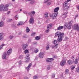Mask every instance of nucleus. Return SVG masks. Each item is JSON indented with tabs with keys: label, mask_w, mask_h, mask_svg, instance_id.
Instances as JSON below:
<instances>
[{
	"label": "nucleus",
	"mask_w": 79,
	"mask_h": 79,
	"mask_svg": "<svg viewBox=\"0 0 79 79\" xmlns=\"http://www.w3.org/2000/svg\"><path fill=\"white\" fill-rule=\"evenodd\" d=\"M57 40L59 42H61L63 40L62 38L64 37V34L63 33H61L60 32H57L55 34V37H58Z\"/></svg>",
	"instance_id": "obj_1"
},
{
	"label": "nucleus",
	"mask_w": 79,
	"mask_h": 79,
	"mask_svg": "<svg viewBox=\"0 0 79 79\" xmlns=\"http://www.w3.org/2000/svg\"><path fill=\"white\" fill-rule=\"evenodd\" d=\"M9 6L8 4H6L5 6L3 5H0V11H8V7Z\"/></svg>",
	"instance_id": "obj_2"
},
{
	"label": "nucleus",
	"mask_w": 79,
	"mask_h": 79,
	"mask_svg": "<svg viewBox=\"0 0 79 79\" xmlns=\"http://www.w3.org/2000/svg\"><path fill=\"white\" fill-rule=\"evenodd\" d=\"M64 9L66 11H68L69 9V7L68 6V2H65L63 4Z\"/></svg>",
	"instance_id": "obj_3"
},
{
	"label": "nucleus",
	"mask_w": 79,
	"mask_h": 79,
	"mask_svg": "<svg viewBox=\"0 0 79 79\" xmlns=\"http://www.w3.org/2000/svg\"><path fill=\"white\" fill-rule=\"evenodd\" d=\"M66 60L65 59H63L60 62V65L61 66H64L66 64Z\"/></svg>",
	"instance_id": "obj_4"
},
{
	"label": "nucleus",
	"mask_w": 79,
	"mask_h": 79,
	"mask_svg": "<svg viewBox=\"0 0 79 79\" xmlns=\"http://www.w3.org/2000/svg\"><path fill=\"white\" fill-rule=\"evenodd\" d=\"M57 15L56 13L54 12L52 14V16L51 15H50V17L52 18V19H55L56 18Z\"/></svg>",
	"instance_id": "obj_5"
},
{
	"label": "nucleus",
	"mask_w": 79,
	"mask_h": 79,
	"mask_svg": "<svg viewBox=\"0 0 79 79\" xmlns=\"http://www.w3.org/2000/svg\"><path fill=\"white\" fill-rule=\"evenodd\" d=\"M29 22L30 24H34V18L31 17L30 19Z\"/></svg>",
	"instance_id": "obj_6"
},
{
	"label": "nucleus",
	"mask_w": 79,
	"mask_h": 79,
	"mask_svg": "<svg viewBox=\"0 0 79 79\" xmlns=\"http://www.w3.org/2000/svg\"><path fill=\"white\" fill-rule=\"evenodd\" d=\"M72 23H73V22L71 21L68 23L67 26L68 29H71V26H72Z\"/></svg>",
	"instance_id": "obj_7"
},
{
	"label": "nucleus",
	"mask_w": 79,
	"mask_h": 79,
	"mask_svg": "<svg viewBox=\"0 0 79 79\" xmlns=\"http://www.w3.org/2000/svg\"><path fill=\"white\" fill-rule=\"evenodd\" d=\"M12 53V49L10 48L7 51V55H9Z\"/></svg>",
	"instance_id": "obj_8"
},
{
	"label": "nucleus",
	"mask_w": 79,
	"mask_h": 79,
	"mask_svg": "<svg viewBox=\"0 0 79 79\" xmlns=\"http://www.w3.org/2000/svg\"><path fill=\"white\" fill-rule=\"evenodd\" d=\"M31 66H32V64L31 63L29 64L28 67H25L26 69L28 71H29V69Z\"/></svg>",
	"instance_id": "obj_9"
},
{
	"label": "nucleus",
	"mask_w": 79,
	"mask_h": 79,
	"mask_svg": "<svg viewBox=\"0 0 79 79\" xmlns=\"http://www.w3.org/2000/svg\"><path fill=\"white\" fill-rule=\"evenodd\" d=\"M53 26V24L52 23H50L48 25L47 27L48 29H51V28Z\"/></svg>",
	"instance_id": "obj_10"
},
{
	"label": "nucleus",
	"mask_w": 79,
	"mask_h": 79,
	"mask_svg": "<svg viewBox=\"0 0 79 79\" xmlns=\"http://www.w3.org/2000/svg\"><path fill=\"white\" fill-rule=\"evenodd\" d=\"M44 53L42 52H41L39 54V56L40 58H43V57H44Z\"/></svg>",
	"instance_id": "obj_11"
},
{
	"label": "nucleus",
	"mask_w": 79,
	"mask_h": 79,
	"mask_svg": "<svg viewBox=\"0 0 79 79\" xmlns=\"http://www.w3.org/2000/svg\"><path fill=\"white\" fill-rule=\"evenodd\" d=\"M6 55H7L6 54V52H4L2 56V58L3 59L5 60V59L6 58Z\"/></svg>",
	"instance_id": "obj_12"
},
{
	"label": "nucleus",
	"mask_w": 79,
	"mask_h": 79,
	"mask_svg": "<svg viewBox=\"0 0 79 79\" xmlns=\"http://www.w3.org/2000/svg\"><path fill=\"white\" fill-rule=\"evenodd\" d=\"M73 29H77L78 27V25L77 24H74L73 26Z\"/></svg>",
	"instance_id": "obj_13"
},
{
	"label": "nucleus",
	"mask_w": 79,
	"mask_h": 79,
	"mask_svg": "<svg viewBox=\"0 0 79 79\" xmlns=\"http://www.w3.org/2000/svg\"><path fill=\"white\" fill-rule=\"evenodd\" d=\"M3 39V33H0V40H2Z\"/></svg>",
	"instance_id": "obj_14"
},
{
	"label": "nucleus",
	"mask_w": 79,
	"mask_h": 79,
	"mask_svg": "<svg viewBox=\"0 0 79 79\" xmlns=\"http://www.w3.org/2000/svg\"><path fill=\"white\" fill-rule=\"evenodd\" d=\"M46 61L47 62H51V61H53V58H48L46 59Z\"/></svg>",
	"instance_id": "obj_15"
},
{
	"label": "nucleus",
	"mask_w": 79,
	"mask_h": 79,
	"mask_svg": "<svg viewBox=\"0 0 79 79\" xmlns=\"http://www.w3.org/2000/svg\"><path fill=\"white\" fill-rule=\"evenodd\" d=\"M59 9L60 8L58 7L55 8L54 10V12L56 13V12H58V10H59Z\"/></svg>",
	"instance_id": "obj_16"
},
{
	"label": "nucleus",
	"mask_w": 79,
	"mask_h": 79,
	"mask_svg": "<svg viewBox=\"0 0 79 79\" xmlns=\"http://www.w3.org/2000/svg\"><path fill=\"white\" fill-rule=\"evenodd\" d=\"M28 47V45L27 44H25L23 46V50H25L26 49V48Z\"/></svg>",
	"instance_id": "obj_17"
},
{
	"label": "nucleus",
	"mask_w": 79,
	"mask_h": 79,
	"mask_svg": "<svg viewBox=\"0 0 79 79\" xmlns=\"http://www.w3.org/2000/svg\"><path fill=\"white\" fill-rule=\"evenodd\" d=\"M67 63L68 64H69V65H71V64H72V61L71 60H70L68 61Z\"/></svg>",
	"instance_id": "obj_18"
},
{
	"label": "nucleus",
	"mask_w": 79,
	"mask_h": 79,
	"mask_svg": "<svg viewBox=\"0 0 79 79\" xmlns=\"http://www.w3.org/2000/svg\"><path fill=\"white\" fill-rule=\"evenodd\" d=\"M4 25V23L3 22H0V27H3Z\"/></svg>",
	"instance_id": "obj_19"
},
{
	"label": "nucleus",
	"mask_w": 79,
	"mask_h": 79,
	"mask_svg": "<svg viewBox=\"0 0 79 79\" xmlns=\"http://www.w3.org/2000/svg\"><path fill=\"white\" fill-rule=\"evenodd\" d=\"M22 24H23V23L21 22H20L18 23L17 26H21V25H22Z\"/></svg>",
	"instance_id": "obj_20"
},
{
	"label": "nucleus",
	"mask_w": 79,
	"mask_h": 79,
	"mask_svg": "<svg viewBox=\"0 0 79 79\" xmlns=\"http://www.w3.org/2000/svg\"><path fill=\"white\" fill-rule=\"evenodd\" d=\"M31 4H33V3H35V1L34 0H26V2H28V1H31Z\"/></svg>",
	"instance_id": "obj_21"
},
{
	"label": "nucleus",
	"mask_w": 79,
	"mask_h": 79,
	"mask_svg": "<svg viewBox=\"0 0 79 79\" xmlns=\"http://www.w3.org/2000/svg\"><path fill=\"white\" fill-rule=\"evenodd\" d=\"M40 39V37L39 36H37L35 37V40H39Z\"/></svg>",
	"instance_id": "obj_22"
},
{
	"label": "nucleus",
	"mask_w": 79,
	"mask_h": 79,
	"mask_svg": "<svg viewBox=\"0 0 79 79\" xmlns=\"http://www.w3.org/2000/svg\"><path fill=\"white\" fill-rule=\"evenodd\" d=\"M58 47V44H56L54 46H52V48H57Z\"/></svg>",
	"instance_id": "obj_23"
},
{
	"label": "nucleus",
	"mask_w": 79,
	"mask_h": 79,
	"mask_svg": "<svg viewBox=\"0 0 79 79\" xmlns=\"http://www.w3.org/2000/svg\"><path fill=\"white\" fill-rule=\"evenodd\" d=\"M65 74H69V70L66 69L65 72Z\"/></svg>",
	"instance_id": "obj_24"
},
{
	"label": "nucleus",
	"mask_w": 79,
	"mask_h": 79,
	"mask_svg": "<svg viewBox=\"0 0 79 79\" xmlns=\"http://www.w3.org/2000/svg\"><path fill=\"white\" fill-rule=\"evenodd\" d=\"M67 14H68V13L65 12L63 14V15L64 16V18H66V17L67 16Z\"/></svg>",
	"instance_id": "obj_25"
},
{
	"label": "nucleus",
	"mask_w": 79,
	"mask_h": 79,
	"mask_svg": "<svg viewBox=\"0 0 79 79\" xmlns=\"http://www.w3.org/2000/svg\"><path fill=\"white\" fill-rule=\"evenodd\" d=\"M75 64H77L78 63V59L77 58H76L74 61Z\"/></svg>",
	"instance_id": "obj_26"
},
{
	"label": "nucleus",
	"mask_w": 79,
	"mask_h": 79,
	"mask_svg": "<svg viewBox=\"0 0 79 79\" xmlns=\"http://www.w3.org/2000/svg\"><path fill=\"white\" fill-rule=\"evenodd\" d=\"M26 31L27 33H28V32H29V31H30V29L28 27H27Z\"/></svg>",
	"instance_id": "obj_27"
},
{
	"label": "nucleus",
	"mask_w": 79,
	"mask_h": 79,
	"mask_svg": "<svg viewBox=\"0 0 79 79\" xmlns=\"http://www.w3.org/2000/svg\"><path fill=\"white\" fill-rule=\"evenodd\" d=\"M25 60V62L26 63H27V62H29V61L30 60V59L29 58H27Z\"/></svg>",
	"instance_id": "obj_28"
},
{
	"label": "nucleus",
	"mask_w": 79,
	"mask_h": 79,
	"mask_svg": "<svg viewBox=\"0 0 79 79\" xmlns=\"http://www.w3.org/2000/svg\"><path fill=\"white\" fill-rule=\"evenodd\" d=\"M24 53L25 54H26V53H29V50L26 49L25 51H24Z\"/></svg>",
	"instance_id": "obj_29"
},
{
	"label": "nucleus",
	"mask_w": 79,
	"mask_h": 79,
	"mask_svg": "<svg viewBox=\"0 0 79 79\" xmlns=\"http://www.w3.org/2000/svg\"><path fill=\"white\" fill-rule=\"evenodd\" d=\"M44 16L45 18H48V13H45L44 14Z\"/></svg>",
	"instance_id": "obj_30"
},
{
	"label": "nucleus",
	"mask_w": 79,
	"mask_h": 79,
	"mask_svg": "<svg viewBox=\"0 0 79 79\" xmlns=\"http://www.w3.org/2000/svg\"><path fill=\"white\" fill-rule=\"evenodd\" d=\"M63 26H59L58 29H57V30H60L62 29H63Z\"/></svg>",
	"instance_id": "obj_31"
},
{
	"label": "nucleus",
	"mask_w": 79,
	"mask_h": 79,
	"mask_svg": "<svg viewBox=\"0 0 79 79\" xmlns=\"http://www.w3.org/2000/svg\"><path fill=\"white\" fill-rule=\"evenodd\" d=\"M5 45V44H2V45L0 46V50H2L3 48V47Z\"/></svg>",
	"instance_id": "obj_32"
},
{
	"label": "nucleus",
	"mask_w": 79,
	"mask_h": 79,
	"mask_svg": "<svg viewBox=\"0 0 79 79\" xmlns=\"http://www.w3.org/2000/svg\"><path fill=\"white\" fill-rule=\"evenodd\" d=\"M38 79V76L37 75H35L33 77V79Z\"/></svg>",
	"instance_id": "obj_33"
},
{
	"label": "nucleus",
	"mask_w": 79,
	"mask_h": 79,
	"mask_svg": "<svg viewBox=\"0 0 79 79\" xmlns=\"http://www.w3.org/2000/svg\"><path fill=\"white\" fill-rule=\"evenodd\" d=\"M49 47H50V45L49 44L48 45L46 48V50H48V49H49Z\"/></svg>",
	"instance_id": "obj_34"
},
{
	"label": "nucleus",
	"mask_w": 79,
	"mask_h": 79,
	"mask_svg": "<svg viewBox=\"0 0 79 79\" xmlns=\"http://www.w3.org/2000/svg\"><path fill=\"white\" fill-rule=\"evenodd\" d=\"M76 71L77 73H79V67L77 68L76 69Z\"/></svg>",
	"instance_id": "obj_35"
},
{
	"label": "nucleus",
	"mask_w": 79,
	"mask_h": 79,
	"mask_svg": "<svg viewBox=\"0 0 79 79\" xmlns=\"http://www.w3.org/2000/svg\"><path fill=\"white\" fill-rule=\"evenodd\" d=\"M34 52L35 53H37L39 52V50L37 49H34Z\"/></svg>",
	"instance_id": "obj_36"
},
{
	"label": "nucleus",
	"mask_w": 79,
	"mask_h": 79,
	"mask_svg": "<svg viewBox=\"0 0 79 79\" xmlns=\"http://www.w3.org/2000/svg\"><path fill=\"white\" fill-rule=\"evenodd\" d=\"M66 27H67V24L66 23H65L64 26V28L66 29Z\"/></svg>",
	"instance_id": "obj_37"
},
{
	"label": "nucleus",
	"mask_w": 79,
	"mask_h": 79,
	"mask_svg": "<svg viewBox=\"0 0 79 79\" xmlns=\"http://www.w3.org/2000/svg\"><path fill=\"white\" fill-rule=\"evenodd\" d=\"M49 31H50V29H48V28H47V29L46 30L45 32L46 33H48V32H49Z\"/></svg>",
	"instance_id": "obj_38"
},
{
	"label": "nucleus",
	"mask_w": 79,
	"mask_h": 79,
	"mask_svg": "<svg viewBox=\"0 0 79 79\" xmlns=\"http://www.w3.org/2000/svg\"><path fill=\"white\" fill-rule=\"evenodd\" d=\"M51 3H52L51 2H48L47 3V5H48V6H49V5H51Z\"/></svg>",
	"instance_id": "obj_39"
},
{
	"label": "nucleus",
	"mask_w": 79,
	"mask_h": 79,
	"mask_svg": "<svg viewBox=\"0 0 79 79\" xmlns=\"http://www.w3.org/2000/svg\"><path fill=\"white\" fill-rule=\"evenodd\" d=\"M50 69V66L48 65L47 67V69L48 70H49Z\"/></svg>",
	"instance_id": "obj_40"
},
{
	"label": "nucleus",
	"mask_w": 79,
	"mask_h": 79,
	"mask_svg": "<svg viewBox=\"0 0 79 79\" xmlns=\"http://www.w3.org/2000/svg\"><path fill=\"white\" fill-rule=\"evenodd\" d=\"M75 67H76V66H74L72 67L71 69H72V70H73V69H74V68H75Z\"/></svg>",
	"instance_id": "obj_41"
},
{
	"label": "nucleus",
	"mask_w": 79,
	"mask_h": 79,
	"mask_svg": "<svg viewBox=\"0 0 79 79\" xmlns=\"http://www.w3.org/2000/svg\"><path fill=\"white\" fill-rule=\"evenodd\" d=\"M49 1H50V0H45L44 2V3H47V2H49Z\"/></svg>",
	"instance_id": "obj_42"
},
{
	"label": "nucleus",
	"mask_w": 79,
	"mask_h": 79,
	"mask_svg": "<svg viewBox=\"0 0 79 79\" xmlns=\"http://www.w3.org/2000/svg\"><path fill=\"white\" fill-rule=\"evenodd\" d=\"M31 36H34V35H35V32H33V33H32V34H31Z\"/></svg>",
	"instance_id": "obj_43"
},
{
	"label": "nucleus",
	"mask_w": 79,
	"mask_h": 79,
	"mask_svg": "<svg viewBox=\"0 0 79 79\" xmlns=\"http://www.w3.org/2000/svg\"><path fill=\"white\" fill-rule=\"evenodd\" d=\"M28 15L31 16H32V13L31 12H30L28 13Z\"/></svg>",
	"instance_id": "obj_44"
},
{
	"label": "nucleus",
	"mask_w": 79,
	"mask_h": 79,
	"mask_svg": "<svg viewBox=\"0 0 79 79\" xmlns=\"http://www.w3.org/2000/svg\"><path fill=\"white\" fill-rule=\"evenodd\" d=\"M56 42H57V40H55L54 41L53 43L54 44H56Z\"/></svg>",
	"instance_id": "obj_45"
},
{
	"label": "nucleus",
	"mask_w": 79,
	"mask_h": 79,
	"mask_svg": "<svg viewBox=\"0 0 79 79\" xmlns=\"http://www.w3.org/2000/svg\"><path fill=\"white\" fill-rule=\"evenodd\" d=\"M33 44L34 45H37V43L36 42H34L33 43Z\"/></svg>",
	"instance_id": "obj_46"
},
{
	"label": "nucleus",
	"mask_w": 79,
	"mask_h": 79,
	"mask_svg": "<svg viewBox=\"0 0 79 79\" xmlns=\"http://www.w3.org/2000/svg\"><path fill=\"white\" fill-rule=\"evenodd\" d=\"M23 57V56L22 55H20L19 56V58L20 59L22 58Z\"/></svg>",
	"instance_id": "obj_47"
},
{
	"label": "nucleus",
	"mask_w": 79,
	"mask_h": 79,
	"mask_svg": "<svg viewBox=\"0 0 79 79\" xmlns=\"http://www.w3.org/2000/svg\"><path fill=\"white\" fill-rule=\"evenodd\" d=\"M12 27L14 28H16V25H15L13 24L12 25Z\"/></svg>",
	"instance_id": "obj_48"
},
{
	"label": "nucleus",
	"mask_w": 79,
	"mask_h": 79,
	"mask_svg": "<svg viewBox=\"0 0 79 79\" xmlns=\"http://www.w3.org/2000/svg\"><path fill=\"white\" fill-rule=\"evenodd\" d=\"M31 13L32 15H35V12L34 11H31Z\"/></svg>",
	"instance_id": "obj_49"
},
{
	"label": "nucleus",
	"mask_w": 79,
	"mask_h": 79,
	"mask_svg": "<svg viewBox=\"0 0 79 79\" xmlns=\"http://www.w3.org/2000/svg\"><path fill=\"white\" fill-rule=\"evenodd\" d=\"M23 13H24V14H26V15H27V11H24L23 12Z\"/></svg>",
	"instance_id": "obj_50"
},
{
	"label": "nucleus",
	"mask_w": 79,
	"mask_h": 79,
	"mask_svg": "<svg viewBox=\"0 0 79 79\" xmlns=\"http://www.w3.org/2000/svg\"><path fill=\"white\" fill-rule=\"evenodd\" d=\"M9 38L10 39H13V35L10 36L9 37Z\"/></svg>",
	"instance_id": "obj_51"
},
{
	"label": "nucleus",
	"mask_w": 79,
	"mask_h": 79,
	"mask_svg": "<svg viewBox=\"0 0 79 79\" xmlns=\"http://www.w3.org/2000/svg\"><path fill=\"white\" fill-rule=\"evenodd\" d=\"M19 64H22V61L21 60H20L19 62Z\"/></svg>",
	"instance_id": "obj_52"
},
{
	"label": "nucleus",
	"mask_w": 79,
	"mask_h": 79,
	"mask_svg": "<svg viewBox=\"0 0 79 79\" xmlns=\"http://www.w3.org/2000/svg\"><path fill=\"white\" fill-rule=\"evenodd\" d=\"M55 77V74H53L52 76V78H54Z\"/></svg>",
	"instance_id": "obj_53"
},
{
	"label": "nucleus",
	"mask_w": 79,
	"mask_h": 79,
	"mask_svg": "<svg viewBox=\"0 0 79 79\" xmlns=\"http://www.w3.org/2000/svg\"><path fill=\"white\" fill-rule=\"evenodd\" d=\"M18 15H16L15 17V19H18Z\"/></svg>",
	"instance_id": "obj_54"
},
{
	"label": "nucleus",
	"mask_w": 79,
	"mask_h": 79,
	"mask_svg": "<svg viewBox=\"0 0 79 79\" xmlns=\"http://www.w3.org/2000/svg\"><path fill=\"white\" fill-rule=\"evenodd\" d=\"M77 17H78V15H76L75 17V19H76V18H77Z\"/></svg>",
	"instance_id": "obj_55"
},
{
	"label": "nucleus",
	"mask_w": 79,
	"mask_h": 79,
	"mask_svg": "<svg viewBox=\"0 0 79 79\" xmlns=\"http://www.w3.org/2000/svg\"><path fill=\"white\" fill-rule=\"evenodd\" d=\"M23 38H26L27 37V35H24L23 36Z\"/></svg>",
	"instance_id": "obj_56"
},
{
	"label": "nucleus",
	"mask_w": 79,
	"mask_h": 79,
	"mask_svg": "<svg viewBox=\"0 0 79 79\" xmlns=\"http://www.w3.org/2000/svg\"><path fill=\"white\" fill-rule=\"evenodd\" d=\"M26 56L27 58H29V54H28Z\"/></svg>",
	"instance_id": "obj_57"
},
{
	"label": "nucleus",
	"mask_w": 79,
	"mask_h": 79,
	"mask_svg": "<svg viewBox=\"0 0 79 79\" xmlns=\"http://www.w3.org/2000/svg\"><path fill=\"white\" fill-rule=\"evenodd\" d=\"M31 42V40H28V43H30V42Z\"/></svg>",
	"instance_id": "obj_58"
},
{
	"label": "nucleus",
	"mask_w": 79,
	"mask_h": 79,
	"mask_svg": "<svg viewBox=\"0 0 79 79\" xmlns=\"http://www.w3.org/2000/svg\"><path fill=\"white\" fill-rule=\"evenodd\" d=\"M77 30L78 31H79V27L78 26V27Z\"/></svg>",
	"instance_id": "obj_59"
},
{
	"label": "nucleus",
	"mask_w": 79,
	"mask_h": 79,
	"mask_svg": "<svg viewBox=\"0 0 79 79\" xmlns=\"http://www.w3.org/2000/svg\"><path fill=\"white\" fill-rule=\"evenodd\" d=\"M74 58V56H73L72 57H71V58L72 59H73V58Z\"/></svg>",
	"instance_id": "obj_60"
},
{
	"label": "nucleus",
	"mask_w": 79,
	"mask_h": 79,
	"mask_svg": "<svg viewBox=\"0 0 79 79\" xmlns=\"http://www.w3.org/2000/svg\"><path fill=\"white\" fill-rule=\"evenodd\" d=\"M10 11H9L8 12H7V15H9L10 14Z\"/></svg>",
	"instance_id": "obj_61"
},
{
	"label": "nucleus",
	"mask_w": 79,
	"mask_h": 79,
	"mask_svg": "<svg viewBox=\"0 0 79 79\" xmlns=\"http://www.w3.org/2000/svg\"><path fill=\"white\" fill-rule=\"evenodd\" d=\"M12 21V19H9L8 20V21L10 22V21Z\"/></svg>",
	"instance_id": "obj_62"
},
{
	"label": "nucleus",
	"mask_w": 79,
	"mask_h": 79,
	"mask_svg": "<svg viewBox=\"0 0 79 79\" xmlns=\"http://www.w3.org/2000/svg\"><path fill=\"white\" fill-rule=\"evenodd\" d=\"M60 77H63V74H61V75H60Z\"/></svg>",
	"instance_id": "obj_63"
},
{
	"label": "nucleus",
	"mask_w": 79,
	"mask_h": 79,
	"mask_svg": "<svg viewBox=\"0 0 79 79\" xmlns=\"http://www.w3.org/2000/svg\"><path fill=\"white\" fill-rule=\"evenodd\" d=\"M77 8H78V10H79V6H78L77 7Z\"/></svg>",
	"instance_id": "obj_64"
}]
</instances>
